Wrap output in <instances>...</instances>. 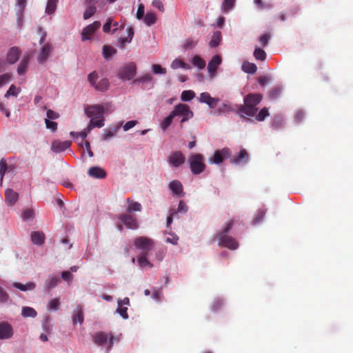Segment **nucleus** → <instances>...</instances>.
I'll use <instances>...</instances> for the list:
<instances>
[{"label":"nucleus","mask_w":353,"mask_h":353,"mask_svg":"<svg viewBox=\"0 0 353 353\" xmlns=\"http://www.w3.org/2000/svg\"><path fill=\"white\" fill-rule=\"evenodd\" d=\"M85 113L91 118L88 126V131L94 128H101L104 125V108L101 105H88L85 109Z\"/></svg>","instance_id":"nucleus-4"},{"label":"nucleus","mask_w":353,"mask_h":353,"mask_svg":"<svg viewBox=\"0 0 353 353\" xmlns=\"http://www.w3.org/2000/svg\"><path fill=\"white\" fill-rule=\"evenodd\" d=\"M127 311H128V308L126 307H122V305H121V306L118 305V308L117 309V312L124 319H127L128 318V314Z\"/></svg>","instance_id":"nucleus-56"},{"label":"nucleus","mask_w":353,"mask_h":353,"mask_svg":"<svg viewBox=\"0 0 353 353\" xmlns=\"http://www.w3.org/2000/svg\"><path fill=\"white\" fill-rule=\"evenodd\" d=\"M101 26V23L99 21H94L92 24L88 25L85 28H83L82 31V40H88L90 39V37L92 35L94 32L99 29Z\"/></svg>","instance_id":"nucleus-13"},{"label":"nucleus","mask_w":353,"mask_h":353,"mask_svg":"<svg viewBox=\"0 0 353 353\" xmlns=\"http://www.w3.org/2000/svg\"><path fill=\"white\" fill-rule=\"evenodd\" d=\"M270 80V77L268 76H261L258 79V82L261 86L265 85Z\"/></svg>","instance_id":"nucleus-64"},{"label":"nucleus","mask_w":353,"mask_h":353,"mask_svg":"<svg viewBox=\"0 0 353 353\" xmlns=\"http://www.w3.org/2000/svg\"><path fill=\"white\" fill-rule=\"evenodd\" d=\"M198 43V40L192 39H187L183 43L184 49L193 48Z\"/></svg>","instance_id":"nucleus-47"},{"label":"nucleus","mask_w":353,"mask_h":353,"mask_svg":"<svg viewBox=\"0 0 353 353\" xmlns=\"http://www.w3.org/2000/svg\"><path fill=\"white\" fill-rule=\"evenodd\" d=\"M127 203L128 204L126 211L128 213H132L133 212H140L142 209L141 205L137 202L131 200L130 199H127Z\"/></svg>","instance_id":"nucleus-25"},{"label":"nucleus","mask_w":353,"mask_h":353,"mask_svg":"<svg viewBox=\"0 0 353 353\" xmlns=\"http://www.w3.org/2000/svg\"><path fill=\"white\" fill-rule=\"evenodd\" d=\"M60 279L58 276H49V277L45 282V288L47 290H51L57 285Z\"/></svg>","instance_id":"nucleus-27"},{"label":"nucleus","mask_w":353,"mask_h":353,"mask_svg":"<svg viewBox=\"0 0 353 353\" xmlns=\"http://www.w3.org/2000/svg\"><path fill=\"white\" fill-rule=\"evenodd\" d=\"M57 2L58 0H48L46 8V12L48 14H52L55 12Z\"/></svg>","instance_id":"nucleus-35"},{"label":"nucleus","mask_w":353,"mask_h":353,"mask_svg":"<svg viewBox=\"0 0 353 353\" xmlns=\"http://www.w3.org/2000/svg\"><path fill=\"white\" fill-rule=\"evenodd\" d=\"M17 94H18V92H17V88L15 87V85H11L10 87L9 88L8 90L6 93L5 97H8L10 95L17 96Z\"/></svg>","instance_id":"nucleus-60"},{"label":"nucleus","mask_w":353,"mask_h":353,"mask_svg":"<svg viewBox=\"0 0 353 353\" xmlns=\"http://www.w3.org/2000/svg\"><path fill=\"white\" fill-rule=\"evenodd\" d=\"M86 6H87V8L83 13V19H88L90 18L95 14V12L97 11V8L95 6H94V5H86Z\"/></svg>","instance_id":"nucleus-38"},{"label":"nucleus","mask_w":353,"mask_h":353,"mask_svg":"<svg viewBox=\"0 0 353 353\" xmlns=\"http://www.w3.org/2000/svg\"><path fill=\"white\" fill-rule=\"evenodd\" d=\"M170 165L177 168L185 162V157L181 151L172 152L168 157Z\"/></svg>","instance_id":"nucleus-10"},{"label":"nucleus","mask_w":353,"mask_h":353,"mask_svg":"<svg viewBox=\"0 0 353 353\" xmlns=\"http://www.w3.org/2000/svg\"><path fill=\"white\" fill-rule=\"evenodd\" d=\"M45 123L46 125V128L49 130H50L52 132H55L57 130V123L55 121H52L49 120L48 119H45Z\"/></svg>","instance_id":"nucleus-51"},{"label":"nucleus","mask_w":353,"mask_h":353,"mask_svg":"<svg viewBox=\"0 0 353 353\" xmlns=\"http://www.w3.org/2000/svg\"><path fill=\"white\" fill-rule=\"evenodd\" d=\"M19 194L12 189H7L5 192V200L9 205H13L18 200Z\"/></svg>","instance_id":"nucleus-22"},{"label":"nucleus","mask_w":353,"mask_h":353,"mask_svg":"<svg viewBox=\"0 0 353 353\" xmlns=\"http://www.w3.org/2000/svg\"><path fill=\"white\" fill-rule=\"evenodd\" d=\"M13 335V330L12 326L6 323H0V339H10Z\"/></svg>","instance_id":"nucleus-15"},{"label":"nucleus","mask_w":353,"mask_h":353,"mask_svg":"<svg viewBox=\"0 0 353 353\" xmlns=\"http://www.w3.org/2000/svg\"><path fill=\"white\" fill-rule=\"evenodd\" d=\"M153 241L146 236H139L134 239V245L142 250V254H148L153 247Z\"/></svg>","instance_id":"nucleus-8"},{"label":"nucleus","mask_w":353,"mask_h":353,"mask_svg":"<svg viewBox=\"0 0 353 353\" xmlns=\"http://www.w3.org/2000/svg\"><path fill=\"white\" fill-rule=\"evenodd\" d=\"M231 152L229 148H224L221 150L214 152L213 158L210 160L211 163L215 164H220L223 161L224 159L230 157Z\"/></svg>","instance_id":"nucleus-11"},{"label":"nucleus","mask_w":353,"mask_h":353,"mask_svg":"<svg viewBox=\"0 0 353 353\" xmlns=\"http://www.w3.org/2000/svg\"><path fill=\"white\" fill-rule=\"evenodd\" d=\"M20 53L21 52L19 48H11L7 53V61L10 64L16 63L19 59Z\"/></svg>","instance_id":"nucleus-21"},{"label":"nucleus","mask_w":353,"mask_h":353,"mask_svg":"<svg viewBox=\"0 0 353 353\" xmlns=\"http://www.w3.org/2000/svg\"><path fill=\"white\" fill-rule=\"evenodd\" d=\"M117 53V50L110 46H103V56L105 59L111 58Z\"/></svg>","instance_id":"nucleus-32"},{"label":"nucleus","mask_w":353,"mask_h":353,"mask_svg":"<svg viewBox=\"0 0 353 353\" xmlns=\"http://www.w3.org/2000/svg\"><path fill=\"white\" fill-rule=\"evenodd\" d=\"M109 85L110 83L108 79L104 78L97 82V83L94 86V88L98 91L105 92L108 90Z\"/></svg>","instance_id":"nucleus-31"},{"label":"nucleus","mask_w":353,"mask_h":353,"mask_svg":"<svg viewBox=\"0 0 353 353\" xmlns=\"http://www.w3.org/2000/svg\"><path fill=\"white\" fill-rule=\"evenodd\" d=\"M59 117V114L52 110H48L47 111V119H48L49 120L50 119H57Z\"/></svg>","instance_id":"nucleus-62"},{"label":"nucleus","mask_w":353,"mask_h":353,"mask_svg":"<svg viewBox=\"0 0 353 353\" xmlns=\"http://www.w3.org/2000/svg\"><path fill=\"white\" fill-rule=\"evenodd\" d=\"M221 63V59L219 56L215 55L214 56L208 65V70L209 73L211 74V77H214L216 71L217 70L218 66Z\"/></svg>","instance_id":"nucleus-20"},{"label":"nucleus","mask_w":353,"mask_h":353,"mask_svg":"<svg viewBox=\"0 0 353 353\" xmlns=\"http://www.w3.org/2000/svg\"><path fill=\"white\" fill-rule=\"evenodd\" d=\"M249 154L247 152L246 150L244 148L241 149L239 154L234 156L231 159V163L235 165H240L245 163L248 161Z\"/></svg>","instance_id":"nucleus-16"},{"label":"nucleus","mask_w":353,"mask_h":353,"mask_svg":"<svg viewBox=\"0 0 353 353\" xmlns=\"http://www.w3.org/2000/svg\"><path fill=\"white\" fill-rule=\"evenodd\" d=\"M53 50V46L50 43H45L39 50L37 54V61L39 63H43L47 61L50 54Z\"/></svg>","instance_id":"nucleus-9"},{"label":"nucleus","mask_w":353,"mask_h":353,"mask_svg":"<svg viewBox=\"0 0 353 353\" xmlns=\"http://www.w3.org/2000/svg\"><path fill=\"white\" fill-rule=\"evenodd\" d=\"M119 220L128 229L135 230L138 228V223L137 219L129 214H122L119 216Z\"/></svg>","instance_id":"nucleus-12"},{"label":"nucleus","mask_w":353,"mask_h":353,"mask_svg":"<svg viewBox=\"0 0 353 353\" xmlns=\"http://www.w3.org/2000/svg\"><path fill=\"white\" fill-rule=\"evenodd\" d=\"M83 307L81 305H78L76 307V309L73 311L72 314V321L74 323H76L77 322L79 323L80 324L83 323Z\"/></svg>","instance_id":"nucleus-24"},{"label":"nucleus","mask_w":353,"mask_h":353,"mask_svg":"<svg viewBox=\"0 0 353 353\" xmlns=\"http://www.w3.org/2000/svg\"><path fill=\"white\" fill-rule=\"evenodd\" d=\"M72 144L71 141H61L59 140L54 141L51 145V150L54 152H61L69 148Z\"/></svg>","instance_id":"nucleus-14"},{"label":"nucleus","mask_w":353,"mask_h":353,"mask_svg":"<svg viewBox=\"0 0 353 353\" xmlns=\"http://www.w3.org/2000/svg\"><path fill=\"white\" fill-rule=\"evenodd\" d=\"M9 299V296L7 292L0 287V302L6 303Z\"/></svg>","instance_id":"nucleus-58"},{"label":"nucleus","mask_w":353,"mask_h":353,"mask_svg":"<svg viewBox=\"0 0 353 353\" xmlns=\"http://www.w3.org/2000/svg\"><path fill=\"white\" fill-rule=\"evenodd\" d=\"M88 174L90 176L95 179H104L106 176V172L99 166L90 168Z\"/></svg>","instance_id":"nucleus-19"},{"label":"nucleus","mask_w":353,"mask_h":353,"mask_svg":"<svg viewBox=\"0 0 353 353\" xmlns=\"http://www.w3.org/2000/svg\"><path fill=\"white\" fill-rule=\"evenodd\" d=\"M234 224V219H231L225 223L223 230L218 231L216 238L219 241V245L227 248L230 250H236L239 247L238 241L232 236L228 235L229 232Z\"/></svg>","instance_id":"nucleus-3"},{"label":"nucleus","mask_w":353,"mask_h":353,"mask_svg":"<svg viewBox=\"0 0 353 353\" xmlns=\"http://www.w3.org/2000/svg\"><path fill=\"white\" fill-rule=\"evenodd\" d=\"M152 79V77L150 74L147 73L137 79H136L134 81V83H145V82H150Z\"/></svg>","instance_id":"nucleus-45"},{"label":"nucleus","mask_w":353,"mask_h":353,"mask_svg":"<svg viewBox=\"0 0 353 353\" xmlns=\"http://www.w3.org/2000/svg\"><path fill=\"white\" fill-rule=\"evenodd\" d=\"M147 255L148 254H141V255L138 258L139 265L142 268L146 266L150 268L152 267V263L146 258Z\"/></svg>","instance_id":"nucleus-37"},{"label":"nucleus","mask_w":353,"mask_h":353,"mask_svg":"<svg viewBox=\"0 0 353 353\" xmlns=\"http://www.w3.org/2000/svg\"><path fill=\"white\" fill-rule=\"evenodd\" d=\"M270 38V36L268 34H264L263 35L260 37L259 41L263 47L266 46Z\"/></svg>","instance_id":"nucleus-59"},{"label":"nucleus","mask_w":353,"mask_h":353,"mask_svg":"<svg viewBox=\"0 0 353 353\" xmlns=\"http://www.w3.org/2000/svg\"><path fill=\"white\" fill-rule=\"evenodd\" d=\"M152 72L154 74H165L166 73V69L164 68H162L159 64H154V65H152Z\"/></svg>","instance_id":"nucleus-55"},{"label":"nucleus","mask_w":353,"mask_h":353,"mask_svg":"<svg viewBox=\"0 0 353 353\" xmlns=\"http://www.w3.org/2000/svg\"><path fill=\"white\" fill-rule=\"evenodd\" d=\"M157 18L154 13H147L144 17V22L148 25L151 26L156 22Z\"/></svg>","instance_id":"nucleus-44"},{"label":"nucleus","mask_w":353,"mask_h":353,"mask_svg":"<svg viewBox=\"0 0 353 353\" xmlns=\"http://www.w3.org/2000/svg\"><path fill=\"white\" fill-rule=\"evenodd\" d=\"M188 207L185 202L183 201H180L177 208V212L185 214L188 212Z\"/></svg>","instance_id":"nucleus-57"},{"label":"nucleus","mask_w":353,"mask_h":353,"mask_svg":"<svg viewBox=\"0 0 353 353\" xmlns=\"http://www.w3.org/2000/svg\"><path fill=\"white\" fill-rule=\"evenodd\" d=\"M34 212L32 209H26L22 214V219L25 221H32L34 218Z\"/></svg>","instance_id":"nucleus-41"},{"label":"nucleus","mask_w":353,"mask_h":353,"mask_svg":"<svg viewBox=\"0 0 353 353\" xmlns=\"http://www.w3.org/2000/svg\"><path fill=\"white\" fill-rule=\"evenodd\" d=\"M176 117H181L179 126L183 128V123L194 117V112L187 104H177L174 107L170 114L162 120L160 123L161 128L163 131H166L172 124L173 119Z\"/></svg>","instance_id":"nucleus-1"},{"label":"nucleus","mask_w":353,"mask_h":353,"mask_svg":"<svg viewBox=\"0 0 353 353\" xmlns=\"http://www.w3.org/2000/svg\"><path fill=\"white\" fill-rule=\"evenodd\" d=\"M10 76L8 74H4L0 76V87L8 83Z\"/></svg>","instance_id":"nucleus-63"},{"label":"nucleus","mask_w":353,"mask_h":353,"mask_svg":"<svg viewBox=\"0 0 353 353\" xmlns=\"http://www.w3.org/2000/svg\"><path fill=\"white\" fill-rule=\"evenodd\" d=\"M235 0H224L222 4V8L225 12H228L231 10L234 4Z\"/></svg>","instance_id":"nucleus-50"},{"label":"nucleus","mask_w":353,"mask_h":353,"mask_svg":"<svg viewBox=\"0 0 353 353\" xmlns=\"http://www.w3.org/2000/svg\"><path fill=\"white\" fill-rule=\"evenodd\" d=\"M59 306V299H52L48 303V309L52 310H57Z\"/></svg>","instance_id":"nucleus-54"},{"label":"nucleus","mask_w":353,"mask_h":353,"mask_svg":"<svg viewBox=\"0 0 353 353\" xmlns=\"http://www.w3.org/2000/svg\"><path fill=\"white\" fill-rule=\"evenodd\" d=\"M30 58V56L27 55L20 62V63L18 66V68H17V72L19 75H23L26 72L27 68H28Z\"/></svg>","instance_id":"nucleus-28"},{"label":"nucleus","mask_w":353,"mask_h":353,"mask_svg":"<svg viewBox=\"0 0 353 353\" xmlns=\"http://www.w3.org/2000/svg\"><path fill=\"white\" fill-rule=\"evenodd\" d=\"M169 188L173 194L177 197H182L184 195L182 183L178 180H174L169 184Z\"/></svg>","instance_id":"nucleus-17"},{"label":"nucleus","mask_w":353,"mask_h":353,"mask_svg":"<svg viewBox=\"0 0 353 353\" xmlns=\"http://www.w3.org/2000/svg\"><path fill=\"white\" fill-rule=\"evenodd\" d=\"M199 100L201 103L208 104L210 108H214L218 102L219 99L216 98H213L210 96L208 92H202L200 94Z\"/></svg>","instance_id":"nucleus-18"},{"label":"nucleus","mask_w":353,"mask_h":353,"mask_svg":"<svg viewBox=\"0 0 353 353\" xmlns=\"http://www.w3.org/2000/svg\"><path fill=\"white\" fill-rule=\"evenodd\" d=\"M190 167L194 174H199L205 169L203 157L201 154H192L189 159Z\"/></svg>","instance_id":"nucleus-6"},{"label":"nucleus","mask_w":353,"mask_h":353,"mask_svg":"<svg viewBox=\"0 0 353 353\" xmlns=\"http://www.w3.org/2000/svg\"><path fill=\"white\" fill-rule=\"evenodd\" d=\"M7 163L6 161L4 159H2L0 161V176H1V181H2L4 174L6 172L7 170Z\"/></svg>","instance_id":"nucleus-53"},{"label":"nucleus","mask_w":353,"mask_h":353,"mask_svg":"<svg viewBox=\"0 0 353 353\" xmlns=\"http://www.w3.org/2000/svg\"><path fill=\"white\" fill-rule=\"evenodd\" d=\"M263 99L261 94H248L243 99L244 104L241 105L238 108V112L241 117L244 115L248 117H254L256 115L258 108L256 105L260 103Z\"/></svg>","instance_id":"nucleus-2"},{"label":"nucleus","mask_w":353,"mask_h":353,"mask_svg":"<svg viewBox=\"0 0 353 353\" xmlns=\"http://www.w3.org/2000/svg\"><path fill=\"white\" fill-rule=\"evenodd\" d=\"M116 338L111 333L105 332H97L93 336V341L95 344L100 346H104L107 350H110L114 344Z\"/></svg>","instance_id":"nucleus-5"},{"label":"nucleus","mask_w":353,"mask_h":353,"mask_svg":"<svg viewBox=\"0 0 353 353\" xmlns=\"http://www.w3.org/2000/svg\"><path fill=\"white\" fill-rule=\"evenodd\" d=\"M45 234L41 231L32 232L31 234V239L34 244L41 245L45 241Z\"/></svg>","instance_id":"nucleus-23"},{"label":"nucleus","mask_w":353,"mask_h":353,"mask_svg":"<svg viewBox=\"0 0 353 353\" xmlns=\"http://www.w3.org/2000/svg\"><path fill=\"white\" fill-rule=\"evenodd\" d=\"M26 6V0H17V11L20 15L23 14Z\"/></svg>","instance_id":"nucleus-48"},{"label":"nucleus","mask_w":353,"mask_h":353,"mask_svg":"<svg viewBox=\"0 0 353 353\" xmlns=\"http://www.w3.org/2000/svg\"><path fill=\"white\" fill-rule=\"evenodd\" d=\"M221 40V32H219V31L215 32L213 34V35L212 37V39L210 41V47H212V48L216 47L220 43Z\"/></svg>","instance_id":"nucleus-34"},{"label":"nucleus","mask_w":353,"mask_h":353,"mask_svg":"<svg viewBox=\"0 0 353 353\" xmlns=\"http://www.w3.org/2000/svg\"><path fill=\"white\" fill-rule=\"evenodd\" d=\"M136 72V65L131 62L120 68L117 76L122 81H129L134 77Z\"/></svg>","instance_id":"nucleus-7"},{"label":"nucleus","mask_w":353,"mask_h":353,"mask_svg":"<svg viewBox=\"0 0 353 353\" xmlns=\"http://www.w3.org/2000/svg\"><path fill=\"white\" fill-rule=\"evenodd\" d=\"M98 78H99L98 74L97 73V72L94 71L88 74V81H89L90 84L92 86L94 87L96 85V84L97 83V81Z\"/></svg>","instance_id":"nucleus-46"},{"label":"nucleus","mask_w":353,"mask_h":353,"mask_svg":"<svg viewBox=\"0 0 353 353\" xmlns=\"http://www.w3.org/2000/svg\"><path fill=\"white\" fill-rule=\"evenodd\" d=\"M241 68L243 72L248 74H254L257 70V67L254 63L248 61L243 62Z\"/></svg>","instance_id":"nucleus-30"},{"label":"nucleus","mask_w":353,"mask_h":353,"mask_svg":"<svg viewBox=\"0 0 353 353\" xmlns=\"http://www.w3.org/2000/svg\"><path fill=\"white\" fill-rule=\"evenodd\" d=\"M195 97V93L192 90H184L181 95V99L183 101H189Z\"/></svg>","instance_id":"nucleus-40"},{"label":"nucleus","mask_w":353,"mask_h":353,"mask_svg":"<svg viewBox=\"0 0 353 353\" xmlns=\"http://www.w3.org/2000/svg\"><path fill=\"white\" fill-rule=\"evenodd\" d=\"M253 55L256 60L263 61L266 59V52L260 48H255Z\"/></svg>","instance_id":"nucleus-36"},{"label":"nucleus","mask_w":353,"mask_h":353,"mask_svg":"<svg viewBox=\"0 0 353 353\" xmlns=\"http://www.w3.org/2000/svg\"><path fill=\"white\" fill-rule=\"evenodd\" d=\"M21 315L24 318H34L37 316V312L33 307L26 306L22 307Z\"/></svg>","instance_id":"nucleus-29"},{"label":"nucleus","mask_w":353,"mask_h":353,"mask_svg":"<svg viewBox=\"0 0 353 353\" xmlns=\"http://www.w3.org/2000/svg\"><path fill=\"white\" fill-rule=\"evenodd\" d=\"M128 37L126 38H121L120 41L121 43H124L125 42L130 43L132 39V37L134 35V30L132 27H129L127 29Z\"/></svg>","instance_id":"nucleus-49"},{"label":"nucleus","mask_w":353,"mask_h":353,"mask_svg":"<svg viewBox=\"0 0 353 353\" xmlns=\"http://www.w3.org/2000/svg\"><path fill=\"white\" fill-rule=\"evenodd\" d=\"M171 68L174 70L181 68L185 70L190 69V66L183 61L176 59L171 63Z\"/></svg>","instance_id":"nucleus-33"},{"label":"nucleus","mask_w":353,"mask_h":353,"mask_svg":"<svg viewBox=\"0 0 353 353\" xmlns=\"http://www.w3.org/2000/svg\"><path fill=\"white\" fill-rule=\"evenodd\" d=\"M281 91L282 89L281 87L276 86L270 90L268 97L272 100L276 99L281 95Z\"/></svg>","instance_id":"nucleus-39"},{"label":"nucleus","mask_w":353,"mask_h":353,"mask_svg":"<svg viewBox=\"0 0 353 353\" xmlns=\"http://www.w3.org/2000/svg\"><path fill=\"white\" fill-rule=\"evenodd\" d=\"M61 276L62 279L68 282L71 281L73 279V275L69 271H63L61 274Z\"/></svg>","instance_id":"nucleus-61"},{"label":"nucleus","mask_w":353,"mask_h":353,"mask_svg":"<svg viewBox=\"0 0 353 353\" xmlns=\"http://www.w3.org/2000/svg\"><path fill=\"white\" fill-rule=\"evenodd\" d=\"M119 129V127H115L112 129L105 130V134H104V139L107 140V139L114 137V135H116Z\"/></svg>","instance_id":"nucleus-52"},{"label":"nucleus","mask_w":353,"mask_h":353,"mask_svg":"<svg viewBox=\"0 0 353 353\" xmlns=\"http://www.w3.org/2000/svg\"><path fill=\"white\" fill-rule=\"evenodd\" d=\"M192 63L199 69H203L205 66V61L200 57L195 55L192 59Z\"/></svg>","instance_id":"nucleus-43"},{"label":"nucleus","mask_w":353,"mask_h":353,"mask_svg":"<svg viewBox=\"0 0 353 353\" xmlns=\"http://www.w3.org/2000/svg\"><path fill=\"white\" fill-rule=\"evenodd\" d=\"M12 286L20 290L21 291H28V290H33L36 285L34 282H28L26 284H22L21 283H13Z\"/></svg>","instance_id":"nucleus-26"},{"label":"nucleus","mask_w":353,"mask_h":353,"mask_svg":"<svg viewBox=\"0 0 353 353\" xmlns=\"http://www.w3.org/2000/svg\"><path fill=\"white\" fill-rule=\"evenodd\" d=\"M268 116H269V111L267 108H262L259 113L255 115L256 120L258 121H263Z\"/></svg>","instance_id":"nucleus-42"}]
</instances>
